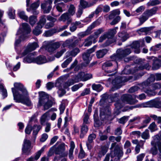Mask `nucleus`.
Wrapping results in <instances>:
<instances>
[{
    "label": "nucleus",
    "mask_w": 161,
    "mask_h": 161,
    "mask_svg": "<svg viewBox=\"0 0 161 161\" xmlns=\"http://www.w3.org/2000/svg\"><path fill=\"white\" fill-rule=\"evenodd\" d=\"M110 114H111V112L108 109L107 110H105V112L101 110L100 114L101 119L102 120H104L105 119L109 120V118L110 116Z\"/></svg>",
    "instance_id": "nucleus-23"
},
{
    "label": "nucleus",
    "mask_w": 161,
    "mask_h": 161,
    "mask_svg": "<svg viewBox=\"0 0 161 161\" xmlns=\"http://www.w3.org/2000/svg\"><path fill=\"white\" fill-rule=\"evenodd\" d=\"M141 119V118L139 116H135L132 119H130L129 121L130 124L131 123H136L137 122H139Z\"/></svg>",
    "instance_id": "nucleus-60"
},
{
    "label": "nucleus",
    "mask_w": 161,
    "mask_h": 161,
    "mask_svg": "<svg viewBox=\"0 0 161 161\" xmlns=\"http://www.w3.org/2000/svg\"><path fill=\"white\" fill-rule=\"evenodd\" d=\"M154 81L155 76L153 75H151L150 77L146 81L143 82L141 85L142 89L143 91L149 96L155 95V93L154 91L161 87V84L158 83H154L152 85L153 90L147 89V87L149 86L150 84Z\"/></svg>",
    "instance_id": "nucleus-3"
},
{
    "label": "nucleus",
    "mask_w": 161,
    "mask_h": 161,
    "mask_svg": "<svg viewBox=\"0 0 161 161\" xmlns=\"http://www.w3.org/2000/svg\"><path fill=\"white\" fill-rule=\"evenodd\" d=\"M96 137V135L94 134H92L89 136L88 141L86 142V145L88 149L90 150L92 148V146L91 144L92 143L93 140L95 139Z\"/></svg>",
    "instance_id": "nucleus-21"
},
{
    "label": "nucleus",
    "mask_w": 161,
    "mask_h": 161,
    "mask_svg": "<svg viewBox=\"0 0 161 161\" xmlns=\"http://www.w3.org/2000/svg\"><path fill=\"white\" fill-rule=\"evenodd\" d=\"M64 4L63 3H58L56 5V8L58 11L62 12L64 10Z\"/></svg>",
    "instance_id": "nucleus-49"
},
{
    "label": "nucleus",
    "mask_w": 161,
    "mask_h": 161,
    "mask_svg": "<svg viewBox=\"0 0 161 161\" xmlns=\"http://www.w3.org/2000/svg\"><path fill=\"white\" fill-rule=\"evenodd\" d=\"M31 31V29L28 24L23 23L22 24L16 34L15 42V47L18 46L22 41L26 38V35L29 33Z\"/></svg>",
    "instance_id": "nucleus-4"
},
{
    "label": "nucleus",
    "mask_w": 161,
    "mask_h": 161,
    "mask_svg": "<svg viewBox=\"0 0 161 161\" xmlns=\"http://www.w3.org/2000/svg\"><path fill=\"white\" fill-rule=\"evenodd\" d=\"M108 147L107 146H102L99 148L98 152L95 154V157L97 159H100L102 157L104 156L107 152Z\"/></svg>",
    "instance_id": "nucleus-17"
},
{
    "label": "nucleus",
    "mask_w": 161,
    "mask_h": 161,
    "mask_svg": "<svg viewBox=\"0 0 161 161\" xmlns=\"http://www.w3.org/2000/svg\"><path fill=\"white\" fill-rule=\"evenodd\" d=\"M14 86L17 90L14 88H12L14 99L16 102L21 103L28 106L32 105L30 100L28 92L22 84L19 83H15Z\"/></svg>",
    "instance_id": "nucleus-1"
},
{
    "label": "nucleus",
    "mask_w": 161,
    "mask_h": 161,
    "mask_svg": "<svg viewBox=\"0 0 161 161\" xmlns=\"http://www.w3.org/2000/svg\"><path fill=\"white\" fill-rule=\"evenodd\" d=\"M8 15L9 17L11 19H14L15 17V10L10 8L8 9Z\"/></svg>",
    "instance_id": "nucleus-55"
},
{
    "label": "nucleus",
    "mask_w": 161,
    "mask_h": 161,
    "mask_svg": "<svg viewBox=\"0 0 161 161\" xmlns=\"http://www.w3.org/2000/svg\"><path fill=\"white\" fill-rule=\"evenodd\" d=\"M118 35L119 37L120 38V39L122 41H125L129 37V35L124 32L119 33Z\"/></svg>",
    "instance_id": "nucleus-32"
},
{
    "label": "nucleus",
    "mask_w": 161,
    "mask_h": 161,
    "mask_svg": "<svg viewBox=\"0 0 161 161\" xmlns=\"http://www.w3.org/2000/svg\"><path fill=\"white\" fill-rule=\"evenodd\" d=\"M107 52L108 50L106 49L100 50L96 52V55L98 58H101L103 57Z\"/></svg>",
    "instance_id": "nucleus-29"
},
{
    "label": "nucleus",
    "mask_w": 161,
    "mask_h": 161,
    "mask_svg": "<svg viewBox=\"0 0 161 161\" xmlns=\"http://www.w3.org/2000/svg\"><path fill=\"white\" fill-rule=\"evenodd\" d=\"M71 16L68 13H66L62 14L58 19V20L60 21L65 22L67 21L68 25L72 21V19L71 18Z\"/></svg>",
    "instance_id": "nucleus-20"
},
{
    "label": "nucleus",
    "mask_w": 161,
    "mask_h": 161,
    "mask_svg": "<svg viewBox=\"0 0 161 161\" xmlns=\"http://www.w3.org/2000/svg\"><path fill=\"white\" fill-rule=\"evenodd\" d=\"M49 115V114L48 111L47 112L42 115L40 119V123L42 125H44L47 117Z\"/></svg>",
    "instance_id": "nucleus-36"
},
{
    "label": "nucleus",
    "mask_w": 161,
    "mask_h": 161,
    "mask_svg": "<svg viewBox=\"0 0 161 161\" xmlns=\"http://www.w3.org/2000/svg\"><path fill=\"white\" fill-rule=\"evenodd\" d=\"M118 96V94L117 93L110 95L108 98V102L111 103L113 102L116 100Z\"/></svg>",
    "instance_id": "nucleus-54"
},
{
    "label": "nucleus",
    "mask_w": 161,
    "mask_h": 161,
    "mask_svg": "<svg viewBox=\"0 0 161 161\" xmlns=\"http://www.w3.org/2000/svg\"><path fill=\"white\" fill-rule=\"evenodd\" d=\"M121 99L124 103L130 104H133L137 102L138 101L134 99L132 96L130 95L125 94L121 97Z\"/></svg>",
    "instance_id": "nucleus-10"
},
{
    "label": "nucleus",
    "mask_w": 161,
    "mask_h": 161,
    "mask_svg": "<svg viewBox=\"0 0 161 161\" xmlns=\"http://www.w3.org/2000/svg\"><path fill=\"white\" fill-rule=\"evenodd\" d=\"M31 143L30 141L25 138L23 142L22 151L23 153L28 154L32 148Z\"/></svg>",
    "instance_id": "nucleus-12"
},
{
    "label": "nucleus",
    "mask_w": 161,
    "mask_h": 161,
    "mask_svg": "<svg viewBox=\"0 0 161 161\" xmlns=\"http://www.w3.org/2000/svg\"><path fill=\"white\" fill-rule=\"evenodd\" d=\"M42 128V127L41 125H35L32 127V129H33V135L34 141L35 140L36 135Z\"/></svg>",
    "instance_id": "nucleus-27"
},
{
    "label": "nucleus",
    "mask_w": 161,
    "mask_h": 161,
    "mask_svg": "<svg viewBox=\"0 0 161 161\" xmlns=\"http://www.w3.org/2000/svg\"><path fill=\"white\" fill-rule=\"evenodd\" d=\"M18 14L19 16L21 19L27 21L28 20V17L25 14V12L22 11H19Z\"/></svg>",
    "instance_id": "nucleus-48"
},
{
    "label": "nucleus",
    "mask_w": 161,
    "mask_h": 161,
    "mask_svg": "<svg viewBox=\"0 0 161 161\" xmlns=\"http://www.w3.org/2000/svg\"><path fill=\"white\" fill-rule=\"evenodd\" d=\"M92 88L93 90L97 92H100L103 89V87L100 84H93L92 85Z\"/></svg>",
    "instance_id": "nucleus-52"
},
{
    "label": "nucleus",
    "mask_w": 161,
    "mask_h": 161,
    "mask_svg": "<svg viewBox=\"0 0 161 161\" xmlns=\"http://www.w3.org/2000/svg\"><path fill=\"white\" fill-rule=\"evenodd\" d=\"M39 97L37 107L39 108L42 106L43 107L44 110H47L51 107L53 104L52 102L49 99L48 96L44 92H39Z\"/></svg>",
    "instance_id": "nucleus-5"
},
{
    "label": "nucleus",
    "mask_w": 161,
    "mask_h": 161,
    "mask_svg": "<svg viewBox=\"0 0 161 161\" xmlns=\"http://www.w3.org/2000/svg\"><path fill=\"white\" fill-rule=\"evenodd\" d=\"M0 93H1L3 98L6 97L7 96V93L6 89L4 88L3 84H0Z\"/></svg>",
    "instance_id": "nucleus-41"
},
{
    "label": "nucleus",
    "mask_w": 161,
    "mask_h": 161,
    "mask_svg": "<svg viewBox=\"0 0 161 161\" xmlns=\"http://www.w3.org/2000/svg\"><path fill=\"white\" fill-rule=\"evenodd\" d=\"M75 8L74 5L71 4L70 5L68 10V13L71 16H73L75 14Z\"/></svg>",
    "instance_id": "nucleus-47"
},
{
    "label": "nucleus",
    "mask_w": 161,
    "mask_h": 161,
    "mask_svg": "<svg viewBox=\"0 0 161 161\" xmlns=\"http://www.w3.org/2000/svg\"><path fill=\"white\" fill-rule=\"evenodd\" d=\"M161 48V43H159L151 47L150 50L155 52L159 50Z\"/></svg>",
    "instance_id": "nucleus-51"
},
{
    "label": "nucleus",
    "mask_w": 161,
    "mask_h": 161,
    "mask_svg": "<svg viewBox=\"0 0 161 161\" xmlns=\"http://www.w3.org/2000/svg\"><path fill=\"white\" fill-rule=\"evenodd\" d=\"M73 42V40L72 39L66 40L62 45L64 47H68L69 48L72 47V43Z\"/></svg>",
    "instance_id": "nucleus-45"
},
{
    "label": "nucleus",
    "mask_w": 161,
    "mask_h": 161,
    "mask_svg": "<svg viewBox=\"0 0 161 161\" xmlns=\"http://www.w3.org/2000/svg\"><path fill=\"white\" fill-rule=\"evenodd\" d=\"M112 84L114 86V87L111 89L112 91L120 88L123 85L121 78H116L113 81Z\"/></svg>",
    "instance_id": "nucleus-19"
},
{
    "label": "nucleus",
    "mask_w": 161,
    "mask_h": 161,
    "mask_svg": "<svg viewBox=\"0 0 161 161\" xmlns=\"http://www.w3.org/2000/svg\"><path fill=\"white\" fill-rule=\"evenodd\" d=\"M80 52V50L78 48H75L73 49L71 52H67L66 53V56L69 57L70 55H71L72 56H75L78 53Z\"/></svg>",
    "instance_id": "nucleus-30"
},
{
    "label": "nucleus",
    "mask_w": 161,
    "mask_h": 161,
    "mask_svg": "<svg viewBox=\"0 0 161 161\" xmlns=\"http://www.w3.org/2000/svg\"><path fill=\"white\" fill-rule=\"evenodd\" d=\"M128 116H123L119 120V123L122 124H124L128 120Z\"/></svg>",
    "instance_id": "nucleus-64"
},
{
    "label": "nucleus",
    "mask_w": 161,
    "mask_h": 161,
    "mask_svg": "<svg viewBox=\"0 0 161 161\" xmlns=\"http://www.w3.org/2000/svg\"><path fill=\"white\" fill-rule=\"evenodd\" d=\"M59 83L57 82L56 83L55 86L56 87H58V94L59 97H61L65 93V91L62 88V86H59Z\"/></svg>",
    "instance_id": "nucleus-31"
},
{
    "label": "nucleus",
    "mask_w": 161,
    "mask_h": 161,
    "mask_svg": "<svg viewBox=\"0 0 161 161\" xmlns=\"http://www.w3.org/2000/svg\"><path fill=\"white\" fill-rule=\"evenodd\" d=\"M144 46L145 42L143 39L135 41L132 44L131 47L117 50V54L113 55L110 57V58L113 61H120L122 58L130 54L131 53L132 49H134L135 53H139L140 52V47H143Z\"/></svg>",
    "instance_id": "nucleus-2"
},
{
    "label": "nucleus",
    "mask_w": 161,
    "mask_h": 161,
    "mask_svg": "<svg viewBox=\"0 0 161 161\" xmlns=\"http://www.w3.org/2000/svg\"><path fill=\"white\" fill-rule=\"evenodd\" d=\"M39 46L36 42L29 43L27 47L23 49V51L21 53L22 56L23 57L28 54L31 52L35 50Z\"/></svg>",
    "instance_id": "nucleus-8"
},
{
    "label": "nucleus",
    "mask_w": 161,
    "mask_h": 161,
    "mask_svg": "<svg viewBox=\"0 0 161 161\" xmlns=\"http://www.w3.org/2000/svg\"><path fill=\"white\" fill-rule=\"evenodd\" d=\"M82 84L79 83L74 85L71 87V90L72 91L75 92L78 90L80 87L82 86Z\"/></svg>",
    "instance_id": "nucleus-62"
},
{
    "label": "nucleus",
    "mask_w": 161,
    "mask_h": 161,
    "mask_svg": "<svg viewBox=\"0 0 161 161\" xmlns=\"http://www.w3.org/2000/svg\"><path fill=\"white\" fill-rule=\"evenodd\" d=\"M85 73L81 72L79 73L76 77L77 80L75 81L73 79H71L69 80L67 82L63 84L64 87V88H67L69 86L74 84L76 82L79 81H84V80Z\"/></svg>",
    "instance_id": "nucleus-6"
},
{
    "label": "nucleus",
    "mask_w": 161,
    "mask_h": 161,
    "mask_svg": "<svg viewBox=\"0 0 161 161\" xmlns=\"http://www.w3.org/2000/svg\"><path fill=\"white\" fill-rule=\"evenodd\" d=\"M151 120L150 118L147 116L146 117L145 119L143 121L142 125L139 127V129H141L146 127Z\"/></svg>",
    "instance_id": "nucleus-46"
},
{
    "label": "nucleus",
    "mask_w": 161,
    "mask_h": 161,
    "mask_svg": "<svg viewBox=\"0 0 161 161\" xmlns=\"http://www.w3.org/2000/svg\"><path fill=\"white\" fill-rule=\"evenodd\" d=\"M35 63L39 64L45 63L48 62L44 56H40L35 58Z\"/></svg>",
    "instance_id": "nucleus-24"
},
{
    "label": "nucleus",
    "mask_w": 161,
    "mask_h": 161,
    "mask_svg": "<svg viewBox=\"0 0 161 161\" xmlns=\"http://www.w3.org/2000/svg\"><path fill=\"white\" fill-rule=\"evenodd\" d=\"M56 32V30H52L45 31L43 34V35L46 37H49L52 36Z\"/></svg>",
    "instance_id": "nucleus-50"
},
{
    "label": "nucleus",
    "mask_w": 161,
    "mask_h": 161,
    "mask_svg": "<svg viewBox=\"0 0 161 161\" xmlns=\"http://www.w3.org/2000/svg\"><path fill=\"white\" fill-rule=\"evenodd\" d=\"M40 3L39 1L38 0L36 2L32 3L30 6L29 8H27L26 10L28 12L32 11V13L34 14H37L38 12L36 10V9L39 6Z\"/></svg>",
    "instance_id": "nucleus-16"
},
{
    "label": "nucleus",
    "mask_w": 161,
    "mask_h": 161,
    "mask_svg": "<svg viewBox=\"0 0 161 161\" xmlns=\"http://www.w3.org/2000/svg\"><path fill=\"white\" fill-rule=\"evenodd\" d=\"M47 20L51 21L49 23H47L45 26V28H46L49 29L53 26V23L56 21V19L49 15L47 16Z\"/></svg>",
    "instance_id": "nucleus-25"
},
{
    "label": "nucleus",
    "mask_w": 161,
    "mask_h": 161,
    "mask_svg": "<svg viewBox=\"0 0 161 161\" xmlns=\"http://www.w3.org/2000/svg\"><path fill=\"white\" fill-rule=\"evenodd\" d=\"M80 5L79 6H80L82 8L90 7L92 6L94 4L93 3L89 4L84 0H80Z\"/></svg>",
    "instance_id": "nucleus-40"
},
{
    "label": "nucleus",
    "mask_w": 161,
    "mask_h": 161,
    "mask_svg": "<svg viewBox=\"0 0 161 161\" xmlns=\"http://www.w3.org/2000/svg\"><path fill=\"white\" fill-rule=\"evenodd\" d=\"M37 115V114H34L31 117L28 124L25 130V132L26 134H30L31 133L32 129V123H36L37 122V119L36 118Z\"/></svg>",
    "instance_id": "nucleus-7"
},
{
    "label": "nucleus",
    "mask_w": 161,
    "mask_h": 161,
    "mask_svg": "<svg viewBox=\"0 0 161 161\" xmlns=\"http://www.w3.org/2000/svg\"><path fill=\"white\" fill-rule=\"evenodd\" d=\"M90 32L91 31L89 30H88V28H87L85 31L79 33L78 35L81 37H83L89 34Z\"/></svg>",
    "instance_id": "nucleus-58"
},
{
    "label": "nucleus",
    "mask_w": 161,
    "mask_h": 161,
    "mask_svg": "<svg viewBox=\"0 0 161 161\" xmlns=\"http://www.w3.org/2000/svg\"><path fill=\"white\" fill-rule=\"evenodd\" d=\"M42 28V26L41 25H38L35 28V29L33 31V33L34 34L36 35H38L42 32L41 29Z\"/></svg>",
    "instance_id": "nucleus-43"
},
{
    "label": "nucleus",
    "mask_w": 161,
    "mask_h": 161,
    "mask_svg": "<svg viewBox=\"0 0 161 161\" xmlns=\"http://www.w3.org/2000/svg\"><path fill=\"white\" fill-rule=\"evenodd\" d=\"M93 37L92 36H90L85 39L83 43L84 46L88 47L92 44Z\"/></svg>",
    "instance_id": "nucleus-33"
},
{
    "label": "nucleus",
    "mask_w": 161,
    "mask_h": 161,
    "mask_svg": "<svg viewBox=\"0 0 161 161\" xmlns=\"http://www.w3.org/2000/svg\"><path fill=\"white\" fill-rule=\"evenodd\" d=\"M116 32L115 29H111L109 30L108 32L106 33L107 35V37L108 38V39L105 43V46H108L115 41V39L112 38L116 33Z\"/></svg>",
    "instance_id": "nucleus-9"
},
{
    "label": "nucleus",
    "mask_w": 161,
    "mask_h": 161,
    "mask_svg": "<svg viewBox=\"0 0 161 161\" xmlns=\"http://www.w3.org/2000/svg\"><path fill=\"white\" fill-rule=\"evenodd\" d=\"M116 142L112 143L111 145V148L112 149L116 146L114 150V153L115 156L118 157L119 159L123 155V148L121 147L116 146Z\"/></svg>",
    "instance_id": "nucleus-13"
},
{
    "label": "nucleus",
    "mask_w": 161,
    "mask_h": 161,
    "mask_svg": "<svg viewBox=\"0 0 161 161\" xmlns=\"http://www.w3.org/2000/svg\"><path fill=\"white\" fill-rule=\"evenodd\" d=\"M157 10V8L154 7L152 9L147 10L144 13L149 18L150 16L156 13Z\"/></svg>",
    "instance_id": "nucleus-37"
},
{
    "label": "nucleus",
    "mask_w": 161,
    "mask_h": 161,
    "mask_svg": "<svg viewBox=\"0 0 161 161\" xmlns=\"http://www.w3.org/2000/svg\"><path fill=\"white\" fill-rule=\"evenodd\" d=\"M141 136L142 138L144 140L149 139L150 138L149 130L147 129L145 130L141 134Z\"/></svg>",
    "instance_id": "nucleus-42"
},
{
    "label": "nucleus",
    "mask_w": 161,
    "mask_h": 161,
    "mask_svg": "<svg viewBox=\"0 0 161 161\" xmlns=\"http://www.w3.org/2000/svg\"><path fill=\"white\" fill-rule=\"evenodd\" d=\"M65 144H61L56 148L55 153L56 154H59L61 157H66L67 156L68 153L65 152Z\"/></svg>",
    "instance_id": "nucleus-11"
},
{
    "label": "nucleus",
    "mask_w": 161,
    "mask_h": 161,
    "mask_svg": "<svg viewBox=\"0 0 161 161\" xmlns=\"http://www.w3.org/2000/svg\"><path fill=\"white\" fill-rule=\"evenodd\" d=\"M27 57L24 58L23 62L26 63H35V58L32 53H28Z\"/></svg>",
    "instance_id": "nucleus-26"
},
{
    "label": "nucleus",
    "mask_w": 161,
    "mask_h": 161,
    "mask_svg": "<svg viewBox=\"0 0 161 161\" xmlns=\"http://www.w3.org/2000/svg\"><path fill=\"white\" fill-rule=\"evenodd\" d=\"M160 3L159 1L158 0H154L149 1L147 3V5L148 6H153L156 5Z\"/></svg>",
    "instance_id": "nucleus-61"
},
{
    "label": "nucleus",
    "mask_w": 161,
    "mask_h": 161,
    "mask_svg": "<svg viewBox=\"0 0 161 161\" xmlns=\"http://www.w3.org/2000/svg\"><path fill=\"white\" fill-rule=\"evenodd\" d=\"M90 55L89 54H87L85 52L83 54V60L86 64L89 63L91 60V58L90 57Z\"/></svg>",
    "instance_id": "nucleus-39"
},
{
    "label": "nucleus",
    "mask_w": 161,
    "mask_h": 161,
    "mask_svg": "<svg viewBox=\"0 0 161 161\" xmlns=\"http://www.w3.org/2000/svg\"><path fill=\"white\" fill-rule=\"evenodd\" d=\"M88 130L87 126L85 125H83L82 126L80 137L81 138H83L87 132Z\"/></svg>",
    "instance_id": "nucleus-34"
},
{
    "label": "nucleus",
    "mask_w": 161,
    "mask_h": 161,
    "mask_svg": "<svg viewBox=\"0 0 161 161\" xmlns=\"http://www.w3.org/2000/svg\"><path fill=\"white\" fill-rule=\"evenodd\" d=\"M75 148V144L74 142L71 141L70 143V148L69 150V158L72 160L74 158V156L73 155L74 152V149Z\"/></svg>",
    "instance_id": "nucleus-28"
},
{
    "label": "nucleus",
    "mask_w": 161,
    "mask_h": 161,
    "mask_svg": "<svg viewBox=\"0 0 161 161\" xmlns=\"http://www.w3.org/2000/svg\"><path fill=\"white\" fill-rule=\"evenodd\" d=\"M148 18V17L144 13L142 16L139 18L140 21V25H142L144 22L147 20Z\"/></svg>",
    "instance_id": "nucleus-57"
},
{
    "label": "nucleus",
    "mask_w": 161,
    "mask_h": 161,
    "mask_svg": "<svg viewBox=\"0 0 161 161\" xmlns=\"http://www.w3.org/2000/svg\"><path fill=\"white\" fill-rule=\"evenodd\" d=\"M59 47L58 43H53L47 47V50L50 52H53L55 49L58 48Z\"/></svg>",
    "instance_id": "nucleus-35"
},
{
    "label": "nucleus",
    "mask_w": 161,
    "mask_h": 161,
    "mask_svg": "<svg viewBox=\"0 0 161 161\" xmlns=\"http://www.w3.org/2000/svg\"><path fill=\"white\" fill-rule=\"evenodd\" d=\"M100 23L101 22L99 20H97L95 21L87 28H88V30H89V31H91L92 29L96 26L99 25Z\"/></svg>",
    "instance_id": "nucleus-44"
},
{
    "label": "nucleus",
    "mask_w": 161,
    "mask_h": 161,
    "mask_svg": "<svg viewBox=\"0 0 161 161\" xmlns=\"http://www.w3.org/2000/svg\"><path fill=\"white\" fill-rule=\"evenodd\" d=\"M137 67L138 68V70H142L144 69H146L147 70H149L151 68V66L149 65L148 64H146L145 65H143V64L140 65L138 64Z\"/></svg>",
    "instance_id": "nucleus-53"
},
{
    "label": "nucleus",
    "mask_w": 161,
    "mask_h": 161,
    "mask_svg": "<svg viewBox=\"0 0 161 161\" xmlns=\"http://www.w3.org/2000/svg\"><path fill=\"white\" fill-rule=\"evenodd\" d=\"M37 21L36 17L35 16H31L29 18V22L31 25L33 26L36 23Z\"/></svg>",
    "instance_id": "nucleus-56"
},
{
    "label": "nucleus",
    "mask_w": 161,
    "mask_h": 161,
    "mask_svg": "<svg viewBox=\"0 0 161 161\" xmlns=\"http://www.w3.org/2000/svg\"><path fill=\"white\" fill-rule=\"evenodd\" d=\"M154 140L151 142V144L153 147L151 148V153L153 155H156L158 152V150L156 147V139H157V136H155L153 137Z\"/></svg>",
    "instance_id": "nucleus-22"
},
{
    "label": "nucleus",
    "mask_w": 161,
    "mask_h": 161,
    "mask_svg": "<svg viewBox=\"0 0 161 161\" xmlns=\"http://www.w3.org/2000/svg\"><path fill=\"white\" fill-rule=\"evenodd\" d=\"M72 58L69 57L65 61H64L61 64V66L63 68H65L67 67V65L69 63L72 61Z\"/></svg>",
    "instance_id": "nucleus-59"
},
{
    "label": "nucleus",
    "mask_w": 161,
    "mask_h": 161,
    "mask_svg": "<svg viewBox=\"0 0 161 161\" xmlns=\"http://www.w3.org/2000/svg\"><path fill=\"white\" fill-rule=\"evenodd\" d=\"M52 3L51 0H49L41 4V8L44 13H48L50 12L52 8Z\"/></svg>",
    "instance_id": "nucleus-14"
},
{
    "label": "nucleus",
    "mask_w": 161,
    "mask_h": 161,
    "mask_svg": "<svg viewBox=\"0 0 161 161\" xmlns=\"http://www.w3.org/2000/svg\"><path fill=\"white\" fill-rule=\"evenodd\" d=\"M46 147V146H44L41 149L37 152L34 157L31 156L27 159V161H35L38 160L41 156V154L42 153Z\"/></svg>",
    "instance_id": "nucleus-18"
},
{
    "label": "nucleus",
    "mask_w": 161,
    "mask_h": 161,
    "mask_svg": "<svg viewBox=\"0 0 161 161\" xmlns=\"http://www.w3.org/2000/svg\"><path fill=\"white\" fill-rule=\"evenodd\" d=\"M150 117L153 118V119L157 121L158 123H161V117L157 116L155 115H153L150 116Z\"/></svg>",
    "instance_id": "nucleus-63"
},
{
    "label": "nucleus",
    "mask_w": 161,
    "mask_h": 161,
    "mask_svg": "<svg viewBox=\"0 0 161 161\" xmlns=\"http://www.w3.org/2000/svg\"><path fill=\"white\" fill-rule=\"evenodd\" d=\"M158 58L159 59L153 57L152 58L153 61L152 68L153 70L158 69L161 67V56H159Z\"/></svg>",
    "instance_id": "nucleus-15"
},
{
    "label": "nucleus",
    "mask_w": 161,
    "mask_h": 161,
    "mask_svg": "<svg viewBox=\"0 0 161 161\" xmlns=\"http://www.w3.org/2000/svg\"><path fill=\"white\" fill-rule=\"evenodd\" d=\"M152 102H147L146 103H141V104L136 105L135 107V108H147L152 107L153 106L151 105Z\"/></svg>",
    "instance_id": "nucleus-38"
}]
</instances>
